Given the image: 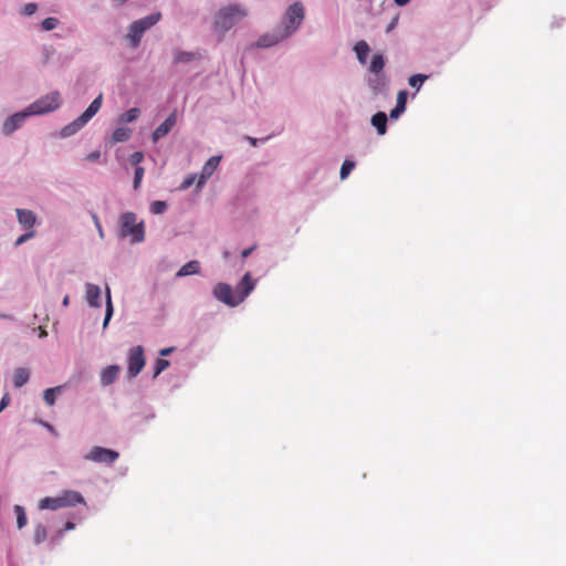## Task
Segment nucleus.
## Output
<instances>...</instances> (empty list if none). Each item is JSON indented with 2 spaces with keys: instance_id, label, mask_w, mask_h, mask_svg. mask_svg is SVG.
Masks as SVG:
<instances>
[{
  "instance_id": "f257e3e1",
  "label": "nucleus",
  "mask_w": 566,
  "mask_h": 566,
  "mask_svg": "<svg viewBox=\"0 0 566 566\" xmlns=\"http://www.w3.org/2000/svg\"><path fill=\"white\" fill-rule=\"evenodd\" d=\"M304 19L305 8L302 2H293L286 8L276 27L262 34L254 45L259 49H269L290 39L298 31Z\"/></svg>"
},
{
  "instance_id": "f03ea898",
  "label": "nucleus",
  "mask_w": 566,
  "mask_h": 566,
  "mask_svg": "<svg viewBox=\"0 0 566 566\" xmlns=\"http://www.w3.org/2000/svg\"><path fill=\"white\" fill-rule=\"evenodd\" d=\"M130 238V243L136 244L145 240V223L144 221L137 222L135 212L127 211L118 218V238Z\"/></svg>"
},
{
  "instance_id": "7ed1b4c3",
  "label": "nucleus",
  "mask_w": 566,
  "mask_h": 566,
  "mask_svg": "<svg viewBox=\"0 0 566 566\" xmlns=\"http://www.w3.org/2000/svg\"><path fill=\"white\" fill-rule=\"evenodd\" d=\"M248 14L247 9L240 4H230L221 8L214 18V29L224 33L239 23Z\"/></svg>"
},
{
  "instance_id": "20e7f679",
  "label": "nucleus",
  "mask_w": 566,
  "mask_h": 566,
  "mask_svg": "<svg viewBox=\"0 0 566 566\" xmlns=\"http://www.w3.org/2000/svg\"><path fill=\"white\" fill-rule=\"evenodd\" d=\"M103 103V94L96 96L90 106L81 114L72 123L65 125L61 132L60 136L62 138H67L75 135L78 130H81L101 109Z\"/></svg>"
},
{
  "instance_id": "39448f33",
  "label": "nucleus",
  "mask_w": 566,
  "mask_h": 566,
  "mask_svg": "<svg viewBox=\"0 0 566 566\" xmlns=\"http://www.w3.org/2000/svg\"><path fill=\"white\" fill-rule=\"evenodd\" d=\"M85 503L83 495L77 491H64L59 496H46L40 500L39 509L40 510H52L56 511L62 507H72L77 504Z\"/></svg>"
},
{
  "instance_id": "423d86ee",
  "label": "nucleus",
  "mask_w": 566,
  "mask_h": 566,
  "mask_svg": "<svg viewBox=\"0 0 566 566\" xmlns=\"http://www.w3.org/2000/svg\"><path fill=\"white\" fill-rule=\"evenodd\" d=\"M160 18L161 14L156 12L132 22L128 27L127 33L130 48H138L144 33L153 25H155L160 20Z\"/></svg>"
},
{
  "instance_id": "0eeeda50",
  "label": "nucleus",
  "mask_w": 566,
  "mask_h": 566,
  "mask_svg": "<svg viewBox=\"0 0 566 566\" xmlns=\"http://www.w3.org/2000/svg\"><path fill=\"white\" fill-rule=\"evenodd\" d=\"M61 103V94L54 91L31 103L27 109L31 116L45 115L57 109Z\"/></svg>"
},
{
  "instance_id": "6e6552de",
  "label": "nucleus",
  "mask_w": 566,
  "mask_h": 566,
  "mask_svg": "<svg viewBox=\"0 0 566 566\" xmlns=\"http://www.w3.org/2000/svg\"><path fill=\"white\" fill-rule=\"evenodd\" d=\"M212 295L219 302L224 303L230 307H235L242 302V297H239L233 289L228 283H217L212 290Z\"/></svg>"
},
{
  "instance_id": "1a4fd4ad",
  "label": "nucleus",
  "mask_w": 566,
  "mask_h": 566,
  "mask_svg": "<svg viewBox=\"0 0 566 566\" xmlns=\"http://www.w3.org/2000/svg\"><path fill=\"white\" fill-rule=\"evenodd\" d=\"M127 363V378L134 379L145 366L144 348L142 346L132 347L128 352Z\"/></svg>"
},
{
  "instance_id": "9d476101",
  "label": "nucleus",
  "mask_w": 566,
  "mask_h": 566,
  "mask_svg": "<svg viewBox=\"0 0 566 566\" xmlns=\"http://www.w3.org/2000/svg\"><path fill=\"white\" fill-rule=\"evenodd\" d=\"M119 458V453L115 450L107 449L104 447H93L83 459L86 461H93L95 463H104L112 465Z\"/></svg>"
},
{
  "instance_id": "9b49d317",
  "label": "nucleus",
  "mask_w": 566,
  "mask_h": 566,
  "mask_svg": "<svg viewBox=\"0 0 566 566\" xmlns=\"http://www.w3.org/2000/svg\"><path fill=\"white\" fill-rule=\"evenodd\" d=\"M31 115L29 114L27 107L20 112L12 114L7 117L2 124V134L4 136H11L15 130L20 129L28 118Z\"/></svg>"
},
{
  "instance_id": "f8f14e48",
  "label": "nucleus",
  "mask_w": 566,
  "mask_h": 566,
  "mask_svg": "<svg viewBox=\"0 0 566 566\" xmlns=\"http://www.w3.org/2000/svg\"><path fill=\"white\" fill-rule=\"evenodd\" d=\"M221 156H211L203 165L201 172L198 177L197 186L196 188L198 190H201L203 186L206 185L207 180L213 175V172L217 170L220 161Z\"/></svg>"
},
{
  "instance_id": "ddd939ff",
  "label": "nucleus",
  "mask_w": 566,
  "mask_h": 566,
  "mask_svg": "<svg viewBox=\"0 0 566 566\" xmlns=\"http://www.w3.org/2000/svg\"><path fill=\"white\" fill-rule=\"evenodd\" d=\"M177 111L174 109L167 116V118L151 133L153 143H158L172 130L177 123Z\"/></svg>"
},
{
  "instance_id": "4468645a",
  "label": "nucleus",
  "mask_w": 566,
  "mask_h": 566,
  "mask_svg": "<svg viewBox=\"0 0 566 566\" xmlns=\"http://www.w3.org/2000/svg\"><path fill=\"white\" fill-rule=\"evenodd\" d=\"M101 287L93 283L85 284V300L90 306L99 308L102 306L101 302Z\"/></svg>"
},
{
  "instance_id": "2eb2a0df",
  "label": "nucleus",
  "mask_w": 566,
  "mask_h": 566,
  "mask_svg": "<svg viewBox=\"0 0 566 566\" xmlns=\"http://www.w3.org/2000/svg\"><path fill=\"white\" fill-rule=\"evenodd\" d=\"M255 281L252 280L250 272L245 273L237 285V294L242 297V302L254 290Z\"/></svg>"
},
{
  "instance_id": "dca6fc26",
  "label": "nucleus",
  "mask_w": 566,
  "mask_h": 566,
  "mask_svg": "<svg viewBox=\"0 0 566 566\" xmlns=\"http://www.w3.org/2000/svg\"><path fill=\"white\" fill-rule=\"evenodd\" d=\"M15 212H17L18 222L23 228H32L38 221V216L32 210L18 208L15 210Z\"/></svg>"
},
{
  "instance_id": "f3484780",
  "label": "nucleus",
  "mask_w": 566,
  "mask_h": 566,
  "mask_svg": "<svg viewBox=\"0 0 566 566\" xmlns=\"http://www.w3.org/2000/svg\"><path fill=\"white\" fill-rule=\"evenodd\" d=\"M120 367L118 365H109L101 373L99 381L103 387L109 386L118 378Z\"/></svg>"
},
{
  "instance_id": "a211bd4d",
  "label": "nucleus",
  "mask_w": 566,
  "mask_h": 566,
  "mask_svg": "<svg viewBox=\"0 0 566 566\" xmlns=\"http://www.w3.org/2000/svg\"><path fill=\"white\" fill-rule=\"evenodd\" d=\"M408 98V92L406 90H401L397 94L396 106L390 111L389 117L391 119H398L406 111Z\"/></svg>"
},
{
  "instance_id": "6ab92c4d",
  "label": "nucleus",
  "mask_w": 566,
  "mask_h": 566,
  "mask_svg": "<svg viewBox=\"0 0 566 566\" xmlns=\"http://www.w3.org/2000/svg\"><path fill=\"white\" fill-rule=\"evenodd\" d=\"M388 77L385 73L375 74V77L369 78L368 86L374 94L382 93L388 86Z\"/></svg>"
},
{
  "instance_id": "aec40b11",
  "label": "nucleus",
  "mask_w": 566,
  "mask_h": 566,
  "mask_svg": "<svg viewBox=\"0 0 566 566\" xmlns=\"http://www.w3.org/2000/svg\"><path fill=\"white\" fill-rule=\"evenodd\" d=\"M388 117L384 112H377L371 116L370 123L377 129L378 135H385L387 132Z\"/></svg>"
},
{
  "instance_id": "412c9836",
  "label": "nucleus",
  "mask_w": 566,
  "mask_h": 566,
  "mask_svg": "<svg viewBox=\"0 0 566 566\" xmlns=\"http://www.w3.org/2000/svg\"><path fill=\"white\" fill-rule=\"evenodd\" d=\"M199 272L200 262L197 260H191L179 269V271L176 273V277H184L192 274H198Z\"/></svg>"
},
{
  "instance_id": "4be33fe9",
  "label": "nucleus",
  "mask_w": 566,
  "mask_h": 566,
  "mask_svg": "<svg viewBox=\"0 0 566 566\" xmlns=\"http://www.w3.org/2000/svg\"><path fill=\"white\" fill-rule=\"evenodd\" d=\"M354 51L356 53L358 62L361 65H365L367 63V57L370 52L368 43L364 40L358 41L354 46Z\"/></svg>"
},
{
  "instance_id": "5701e85b",
  "label": "nucleus",
  "mask_w": 566,
  "mask_h": 566,
  "mask_svg": "<svg viewBox=\"0 0 566 566\" xmlns=\"http://www.w3.org/2000/svg\"><path fill=\"white\" fill-rule=\"evenodd\" d=\"M30 379V370L24 367H19L13 373V386L15 388H21L24 386Z\"/></svg>"
},
{
  "instance_id": "b1692460",
  "label": "nucleus",
  "mask_w": 566,
  "mask_h": 566,
  "mask_svg": "<svg viewBox=\"0 0 566 566\" xmlns=\"http://www.w3.org/2000/svg\"><path fill=\"white\" fill-rule=\"evenodd\" d=\"M198 59H200V54L199 53L176 50L175 51L174 63L175 64L190 63V62H192L195 60H198Z\"/></svg>"
},
{
  "instance_id": "393cba45",
  "label": "nucleus",
  "mask_w": 566,
  "mask_h": 566,
  "mask_svg": "<svg viewBox=\"0 0 566 566\" xmlns=\"http://www.w3.org/2000/svg\"><path fill=\"white\" fill-rule=\"evenodd\" d=\"M385 65H386L385 56L381 53H375L373 55V59H371V62L369 65V71L373 74L384 73L382 70H384Z\"/></svg>"
},
{
  "instance_id": "a878e982",
  "label": "nucleus",
  "mask_w": 566,
  "mask_h": 566,
  "mask_svg": "<svg viewBox=\"0 0 566 566\" xmlns=\"http://www.w3.org/2000/svg\"><path fill=\"white\" fill-rule=\"evenodd\" d=\"M142 111L138 107H133L128 109L127 112L120 114L117 118L118 124H127L133 123L138 119L140 116Z\"/></svg>"
},
{
  "instance_id": "bb28decb",
  "label": "nucleus",
  "mask_w": 566,
  "mask_h": 566,
  "mask_svg": "<svg viewBox=\"0 0 566 566\" xmlns=\"http://www.w3.org/2000/svg\"><path fill=\"white\" fill-rule=\"evenodd\" d=\"M113 314H114V307H113L112 297H111V290L108 286H106V306H105V317L103 321V329L107 328Z\"/></svg>"
},
{
  "instance_id": "cd10ccee",
  "label": "nucleus",
  "mask_w": 566,
  "mask_h": 566,
  "mask_svg": "<svg viewBox=\"0 0 566 566\" xmlns=\"http://www.w3.org/2000/svg\"><path fill=\"white\" fill-rule=\"evenodd\" d=\"M132 129L128 127H117L112 135L113 143L127 142L132 136Z\"/></svg>"
},
{
  "instance_id": "c85d7f7f",
  "label": "nucleus",
  "mask_w": 566,
  "mask_h": 566,
  "mask_svg": "<svg viewBox=\"0 0 566 566\" xmlns=\"http://www.w3.org/2000/svg\"><path fill=\"white\" fill-rule=\"evenodd\" d=\"M62 388H63L62 386H57V387L45 389L43 391V399H44L45 403L49 406H53L55 403L56 394L61 392Z\"/></svg>"
},
{
  "instance_id": "c756f323",
  "label": "nucleus",
  "mask_w": 566,
  "mask_h": 566,
  "mask_svg": "<svg viewBox=\"0 0 566 566\" xmlns=\"http://www.w3.org/2000/svg\"><path fill=\"white\" fill-rule=\"evenodd\" d=\"M13 511H14V514H15V517H17L18 528L21 530V528H23L28 524V518H27L25 510L21 505H14Z\"/></svg>"
},
{
  "instance_id": "7c9ffc66",
  "label": "nucleus",
  "mask_w": 566,
  "mask_h": 566,
  "mask_svg": "<svg viewBox=\"0 0 566 566\" xmlns=\"http://www.w3.org/2000/svg\"><path fill=\"white\" fill-rule=\"evenodd\" d=\"M48 537L46 527L43 524H36L34 527L33 542L35 545H40Z\"/></svg>"
},
{
  "instance_id": "2f4dec72",
  "label": "nucleus",
  "mask_w": 566,
  "mask_h": 566,
  "mask_svg": "<svg viewBox=\"0 0 566 566\" xmlns=\"http://www.w3.org/2000/svg\"><path fill=\"white\" fill-rule=\"evenodd\" d=\"M429 78V75H426V74H421V73H418V74H415V75H411L408 80V83L411 87L416 88L417 91H419L421 88V86L423 85V83Z\"/></svg>"
},
{
  "instance_id": "473e14b6",
  "label": "nucleus",
  "mask_w": 566,
  "mask_h": 566,
  "mask_svg": "<svg viewBox=\"0 0 566 566\" xmlns=\"http://www.w3.org/2000/svg\"><path fill=\"white\" fill-rule=\"evenodd\" d=\"M356 167V163L350 159H345L339 171V177L345 180Z\"/></svg>"
},
{
  "instance_id": "72a5a7b5",
  "label": "nucleus",
  "mask_w": 566,
  "mask_h": 566,
  "mask_svg": "<svg viewBox=\"0 0 566 566\" xmlns=\"http://www.w3.org/2000/svg\"><path fill=\"white\" fill-rule=\"evenodd\" d=\"M168 208V205L166 201L156 200L150 205V212L154 214H161L164 213Z\"/></svg>"
},
{
  "instance_id": "f704fd0d",
  "label": "nucleus",
  "mask_w": 566,
  "mask_h": 566,
  "mask_svg": "<svg viewBox=\"0 0 566 566\" xmlns=\"http://www.w3.org/2000/svg\"><path fill=\"white\" fill-rule=\"evenodd\" d=\"M170 365L169 360L164 358H158L154 365V378L159 376L168 366Z\"/></svg>"
},
{
  "instance_id": "c9c22d12",
  "label": "nucleus",
  "mask_w": 566,
  "mask_h": 566,
  "mask_svg": "<svg viewBox=\"0 0 566 566\" xmlns=\"http://www.w3.org/2000/svg\"><path fill=\"white\" fill-rule=\"evenodd\" d=\"M144 174H145V169L143 167L137 166L135 168L134 182H133V187L135 190H137L140 187Z\"/></svg>"
},
{
  "instance_id": "e433bc0d",
  "label": "nucleus",
  "mask_w": 566,
  "mask_h": 566,
  "mask_svg": "<svg viewBox=\"0 0 566 566\" xmlns=\"http://www.w3.org/2000/svg\"><path fill=\"white\" fill-rule=\"evenodd\" d=\"M57 24L59 20L56 18L49 17L42 21L41 28L44 31H51L54 30L57 27Z\"/></svg>"
},
{
  "instance_id": "4c0bfd02",
  "label": "nucleus",
  "mask_w": 566,
  "mask_h": 566,
  "mask_svg": "<svg viewBox=\"0 0 566 566\" xmlns=\"http://www.w3.org/2000/svg\"><path fill=\"white\" fill-rule=\"evenodd\" d=\"M197 179V174L188 175L179 186V190L184 191L191 187Z\"/></svg>"
},
{
  "instance_id": "58836bf2",
  "label": "nucleus",
  "mask_w": 566,
  "mask_h": 566,
  "mask_svg": "<svg viewBox=\"0 0 566 566\" xmlns=\"http://www.w3.org/2000/svg\"><path fill=\"white\" fill-rule=\"evenodd\" d=\"M36 10H38V4L34 2H29L25 6H23V8L21 9L20 12H21V14L29 17V15L34 14L36 12Z\"/></svg>"
},
{
  "instance_id": "ea45409f",
  "label": "nucleus",
  "mask_w": 566,
  "mask_h": 566,
  "mask_svg": "<svg viewBox=\"0 0 566 566\" xmlns=\"http://www.w3.org/2000/svg\"><path fill=\"white\" fill-rule=\"evenodd\" d=\"M35 235V232L33 230L27 231L25 233L21 234L14 242V247H19L23 244L24 242L29 241Z\"/></svg>"
},
{
  "instance_id": "a19ab883",
  "label": "nucleus",
  "mask_w": 566,
  "mask_h": 566,
  "mask_svg": "<svg viewBox=\"0 0 566 566\" xmlns=\"http://www.w3.org/2000/svg\"><path fill=\"white\" fill-rule=\"evenodd\" d=\"M91 216H92L93 222L96 227L99 238L104 239V230H103V227H102L98 216L95 212H91Z\"/></svg>"
},
{
  "instance_id": "79ce46f5",
  "label": "nucleus",
  "mask_w": 566,
  "mask_h": 566,
  "mask_svg": "<svg viewBox=\"0 0 566 566\" xmlns=\"http://www.w3.org/2000/svg\"><path fill=\"white\" fill-rule=\"evenodd\" d=\"M244 139L248 140L253 147H258L261 144H264L266 140H269L270 136H266L264 138H254L251 136H245Z\"/></svg>"
},
{
  "instance_id": "37998d69",
  "label": "nucleus",
  "mask_w": 566,
  "mask_h": 566,
  "mask_svg": "<svg viewBox=\"0 0 566 566\" xmlns=\"http://www.w3.org/2000/svg\"><path fill=\"white\" fill-rule=\"evenodd\" d=\"M144 160V154L142 151H135L130 155L129 161L132 165H135L136 167Z\"/></svg>"
},
{
  "instance_id": "c03bdc74",
  "label": "nucleus",
  "mask_w": 566,
  "mask_h": 566,
  "mask_svg": "<svg viewBox=\"0 0 566 566\" xmlns=\"http://www.w3.org/2000/svg\"><path fill=\"white\" fill-rule=\"evenodd\" d=\"M11 401L9 394H4L0 400V412L6 409Z\"/></svg>"
},
{
  "instance_id": "a18cd8bd",
  "label": "nucleus",
  "mask_w": 566,
  "mask_h": 566,
  "mask_svg": "<svg viewBox=\"0 0 566 566\" xmlns=\"http://www.w3.org/2000/svg\"><path fill=\"white\" fill-rule=\"evenodd\" d=\"M398 21H399V15L397 14L396 17L392 18V20L390 21V23L387 25L386 28V32L389 33L391 32L392 30H395V28L397 27L398 24Z\"/></svg>"
},
{
  "instance_id": "49530a36",
  "label": "nucleus",
  "mask_w": 566,
  "mask_h": 566,
  "mask_svg": "<svg viewBox=\"0 0 566 566\" xmlns=\"http://www.w3.org/2000/svg\"><path fill=\"white\" fill-rule=\"evenodd\" d=\"M39 423H41L52 434L57 436L55 428L52 424H50L49 422L40 420Z\"/></svg>"
},
{
  "instance_id": "de8ad7c7",
  "label": "nucleus",
  "mask_w": 566,
  "mask_h": 566,
  "mask_svg": "<svg viewBox=\"0 0 566 566\" xmlns=\"http://www.w3.org/2000/svg\"><path fill=\"white\" fill-rule=\"evenodd\" d=\"M74 528H75V523H73V522H71V521H67V522L65 523L64 528H63V530H61V531L59 532V535H60V536H63V533H64V532H66V531H72V530H74Z\"/></svg>"
},
{
  "instance_id": "09e8293b",
  "label": "nucleus",
  "mask_w": 566,
  "mask_h": 566,
  "mask_svg": "<svg viewBox=\"0 0 566 566\" xmlns=\"http://www.w3.org/2000/svg\"><path fill=\"white\" fill-rule=\"evenodd\" d=\"M101 157V153L98 150H95V151H92L91 154L87 155L86 159L88 161H95L97 160L98 158Z\"/></svg>"
},
{
  "instance_id": "8fccbe9b",
  "label": "nucleus",
  "mask_w": 566,
  "mask_h": 566,
  "mask_svg": "<svg viewBox=\"0 0 566 566\" xmlns=\"http://www.w3.org/2000/svg\"><path fill=\"white\" fill-rule=\"evenodd\" d=\"M254 249H255V245L244 249V250L241 252V256H242L243 259L248 258V256H249V255L254 251Z\"/></svg>"
},
{
  "instance_id": "3c124183",
  "label": "nucleus",
  "mask_w": 566,
  "mask_h": 566,
  "mask_svg": "<svg viewBox=\"0 0 566 566\" xmlns=\"http://www.w3.org/2000/svg\"><path fill=\"white\" fill-rule=\"evenodd\" d=\"M174 349H175L174 347L164 348L160 350L159 354H160V356H168L174 352Z\"/></svg>"
},
{
  "instance_id": "603ef678",
  "label": "nucleus",
  "mask_w": 566,
  "mask_h": 566,
  "mask_svg": "<svg viewBox=\"0 0 566 566\" xmlns=\"http://www.w3.org/2000/svg\"><path fill=\"white\" fill-rule=\"evenodd\" d=\"M394 1H395V3H396L397 6H399V7H403V6L408 4V2H409L410 0H394Z\"/></svg>"
},
{
  "instance_id": "864d4df0",
  "label": "nucleus",
  "mask_w": 566,
  "mask_h": 566,
  "mask_svg": "<svg viewBox=\"0 0 566 566\" xmlns=\"http://www.w3.org/2000/svg\"><path fill=\"white\" fill-rule=\"evenodd\" d=\"M39 331H40L39 336H40L41 338H43V337H46V336H48V332H46L43 327H41V326H40V327H39Z\"/></svg>"
},
{
  "instance_id": "5fc2aeb1",
  "label": "nucleus",
  "mask_w": 566,
  "mask_h": 566,
  "mask_svg": "<svg viewBox=\"0 0 566 566\" xmlns=\"http://www.w3.org/2000/svg\"><path fill=\"white\" fill-rule=\"evenodd\" d=\"M69 303H70V296H69V295H65V296H64V298H63V301H62V305H63V306H67V305H69Z\"/></svg>"
},
{
  "instance_id": "6e6d98bb",
  "label": "nucleus",
  "mask_w": 566,
  "mask_h": 566,
  "mask_svg": "<svg viewBox=\"0 0 566 566\" xmlns=\"http://www.w3.org/2000/svg\"><path fill=\"white\" fill-rule=\"evenodd\" d=\"M223 256H224L226 259H228V258H229V252H228V251H224V252H223Z\"/></svg>"
},
{
  "instance_id": "4d7b16f0",
  "label": "nucleus",
  "mask_w": 566,
  "mask_h": 566,
  "mask_svg": "<svg viewBox=\"0 0 566 566\" xmlns=\"http://www.w3.org/2000/svg\"><path fill=\"white\" fill-rule=\"evenodd\" d=\"M0 318H10V316L4 315V314H0Z\"/></svg>"
}]
</instances>
